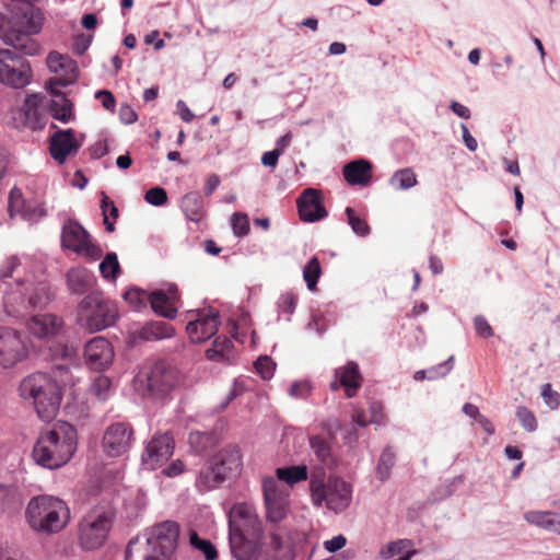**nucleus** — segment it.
Returning a JSON list of instances; mask_svg holds the SVG:
<instances>
[{
    "mask_svg": "<svg viewBox=\"0 0 560 560\" xmlns=\"http://www.w3.org/2000/svg\"><path fill=\"white\" fill-rule=\"evenodd\" d=\"M118 316L117 304L100 291L88 293L78 306L79 322L91 332L115 325Z\"/></svg>",
    "mask_w": 560,
    "mask_h": 560,
    "instance_id": "nucleus-8",
    "label": "nucleus"
},
{
    "mask_svg": "<svg viewBox=\"0 0 560 560\" xmlns=\"http://www.w3.org/2000/svg\"><path fill=\"white\" fill-rule=\"evenodd\" d=\"M179 526L176 522H162L145 534L143 544L140 537L129 540L125 560H170L177 548Z\"/></svg>",
    "mask_w": 560,
    "mask_h": 560,
    "instance_id": "nucleus-4",
    "label": "nucleus"
},
{
    "mask_svg": "<svg viewBox=\"0 0 560 560\" xmlns=\"http://www.w3.org/2000/svg\"><path fill=\"white\" fill-rule=\"evenodd\" d=\"M311 385L307 381H295L292 383L289 395L294 398H306L311 393Z\"/></svg>",
    "mask_w": 560,
    "mask_h": 560,
    "instance_id": "nucleus-60",
    "label": "nucleus"
},
{
    "mask_svg": "<svg viewBox=\"0 0 560 560\" xmlns=\"http://www.w3.org/2000/svg\"><path fill=\"white\" fill-rule=\"evenodd\" d=\"M94 278L85 269H71L67 273V284L71 293L85 294L93 285Z\"/></svg>",
    "mask_w": 560,
    "mask_h": 560,
    "instance_id": "nucleus-35",
    "label": "nucleus"
},
{
    "mask_svg": "<svg viewBox=\"0 0 560 560\" xmlns=\"http://www.w3.org/2000/svg\"><path fill=\"white\" fill-rule=\"evenodd\" d=\"M102 277L108 281H116L121 273L118 256L114 252H108L98 266Z\"/></svg>",
    "mask_w": 560,
    "mask_h": 560,
    "instance_id": "nucleus-40",
    "label": "nucleus"
},
{
    "mask_svg": "<svg viewBox=\"0 0 560 560\" xmlns=\"http://www.w3.org/2000/svg\"><path fill=\"white\" fill-rule=\"evenodd\" d=\"M541 396L544 397L545 402L552 409L557 408L560 404V395L552 390L551 384L549 383L541 386Z\"/></svg>",
    "mask_w": 560,
    "mask_h": 560,
    "instance_id": "nucleus-61",
    "label": "nucleus"
},
{
    "mask_svg": "<svg viewBox=\"0 0 560 560\" xmlns=\"http://www.w3.org/2000/svg\"><path fill=\"white\" fill-rule=\"evenodd\" d=\"M115 513L110 509L94 508L79 523V540L83 549L95 550L104 545L113 526Z\"/></svg>",
    "mask_w": 560,
    "mask_h": 560,
    "instance_id": "nucleus-9",
    "label": "nucleus"
},
{
    "mask_svg": "<svg viewBox=\"0 0 560 560\" xmlns=\"http://www.w3.org/2000/svg\"><path fill=\"white\" fill-rule=\"evenodd\" d=\"M21 214L25 220L36 222L46 215V210L38 205L25 202L21 209Z\"/></svg>",
    "mask_w": 560,
    "mask_h": 560,
    "instance_id": "nucleus-58",
    "label": "nucleus"
},
{
    "mask_svg": "<svg viewBox=\"0 0 560 560\" xmlns=\"http://www.w3.org/2000/svg\"><path fill=\"white\" fill-rule=\"evenodd\" d=\"M35 2H18L11 8V20L16 31L28 34H38L45 20L43 11L34 5Z\"/></svg>",
    "mask_w": 560,
    "mask_h": 560,
    "instance_id": "nucleus-14",
    "label": "nucleus"
},
{
    "mask_svg": "<svg viewBox=\"0 0 560 560\" xmlns=\"http://www.w3.org/2000/svg\"><path fill=\"white\" fill-rule=\"evenodd\" d=\"M277 481H282L293 487L300 481H304L308 478V469L306 465H291L278 467L276 469Z\"/></svg>",
    "mask_w": 560,
    "mask_h": 560,
    "instance_id": "nucleus-36",
    "label": "nucleus"
},
{
    "mask_svg": "<svg viewBox=\"0 0 560 560\" xmlns=\"http://www.w3.org/2000/svg\"><path fill=\"white\" fill-rule=\"evenodd\" d=\"M234 345L226 336H218L211 347L206 351V357L214 362L232 363Z\"/></svg>",
    "mask_w": 560,
    "mask_h": 560,
    "instance_id": "nucleus-34",
    "label": "nucleus"
},
{
    "mask_svg": "<svg viewBox=\"0 0 560 560\" xmlns=\"http://www.w3.org/2000/svg\"><path fill=\"white\" fill-rule=\"evenodd\" d=\"M390 182H397L399 189L407 190L417 185V176L411 168L407 167L395 172Z\"/></svg>",
    "mask_w": 560,
    "mask_h": 560,
    "instance_id": "nucleus-48",
    "label": "nucleus"
},
{
    "mask_svg": "<svg viewBox=\"0 0 560 560\" xmlns=\"http://www.w3.org/2000/svg\"><path fill=\"white\" fill-rule=\"evenodd\" d=\"M257 374L262 380H270L273 376L276 370V363L268 355H260L254 363Z\"/></svg>",
    "mask_w": 560,
    "mask_h": 560,
    "instance_id": "nucleus-50",
    "label": "nucleus"
},
{
    "mask_svg": "<svg viewBox=\"0 0 560 560\" xmlns=\"http://www.w3.org/2000/svg\"><path fill=\"white\" fill-rule=\"evenodd\" d=\"M296 205L299 217L303 222H317L328 214L323 203L322 194L315 188L304 189L298 198Z\"/></svg>",
    "mask_w": 560,
    "mask_h": 560,
    "instance_id": "nucleus-19",
    "label": "nucleus"
},
{
    "mask_svg": "<svg viewBox=\"0 0 560 560\" xmlns=\"http://www.w3.org/2000/svg\"><path fill=\"white\" fill-rule=\"evenodd\" d=\"M231 224L233 233L237 237H244L249 233V220L247 214L242 212H235L232 214Z\"/></svg>",
    "mask_w": 560,
    "mask_h": 560,
    "instance_id": "nucleus-53",
    "label": "nucleus"
},
{
    "mask_svg": "<svg viewBox=\"0 0 560 560\" xmlns=\"http://www.w3.org/2000/svg\"><path fill=\"white\" fill-rule=\"evenodd\" d=\"M345 213L347 215L348 224L354 234L360 237H366L371 233V228L368 222L364 219L358 217L353 208L347 207Z\"/></svg>",
    "mask_w": 560,
    "mask_h": 560,
    "instance_id": "nucleus-46",
    "label": "nucleus"
},
{
    "mask_svg": "<svg viewBox=\"0 0 560 560\" xmlns=\"http://www.w3.org/2000/svg\"><path fill=\"white\" fill-rule=\"evenodd\" d=\"M1 291L3 307L9 316L23 317L30 313L23 279L16 278L14 284Z\"/></svg>",
    "mask_w": 560,
    "mask_h": 560,
    "instance_id": "nucleus-21",
    "label": "nucleus"
},
{
    "mask_svg": "<svg viewBox=\"0 0 560 560\" xmlns=\"http://www.w3.org/2000/svg\"><path fill=\"white\" fill-rule=\"evenodd\" d=\"M148 295L149 293L147 291L133 287L125 291L122 298L128 304L133 306L135 310L141 311L142 308L147 307V304L149 302Z\"/></svg>",
    "mask_w": 560,
    "mask_h": 560,
    "instance_id": "nucleus-47",
    "label": "nucleus"
},
{
    "mask_svg": "<svg viewBox=\"0 0 560 560\" xmlns=\"http://www.w3.org/2000/svg\"><path fill=\"white\" fill-rule=\"evenodd\" d=\"M217 469L224 474L225 479L236 477L242 469V454L238 445L229 444L221 448L212 458Z\"/></svg>",
    "mask_w": 560,
    "mask_h": 560,
    "instance_id": "nucleus-22",
    "label": "nucleus"
},
{
    "mask_svg": "<svg viewBox=\"0 0 560 560\" xmlns=\"http://www.w3.org/2000/svg\"><path fill=\"white\" fill-rule=\"evenodd\" d=\"M25 517L33 530L55 534L66 527L70 511L61 499L40 494L30 500L25 510Z\"/></svg>",
    "mask_w": 560,
    "mask_h": 560,
    "instance_id": "nucleus-6",
    "label": "nucleus"
},
{
    "mask_svg": "<svg viewBox=\"0 0 560 560\" xmlns=\"http://www.w3.org/2000/svg\"><path fill=\"white\" fill-rule=\"evenodd\" d=\"M474 326L477 335H479L482 338H490L493 336V329L489 325L488 320L482 315H477L474 318Z\"/></svg>",
    "mask_w": 560,
    "mask_h": 560,
    "instance_id": "nucleus-59",
    "label": "nucleus"
},
{
    "mask_svg": "<svg viewBox=\"0 0 560 560\" xmlns=\"http://www.w3.org/2000/svg\"><path fill=\"white\" fill-rule=\"evenodd\" d=\"M26 357L27 347L22 335L10 327H0V365L9 369Z\"/></svg>",
    "mask_w": 560,
    "mask_h": 560,
    "instance_id": "nucleus-13",
    "label": "nucleus"
},
{
    "mask_svg": "<svg viewBox=\"0 0 560 560\" xmlns=\"http://www.w3.org/2000/svg\"><path fill=\"white\" fill-rule=\"evenodd\" d=\"M396 463V454L392 446H386L378 458L376 466V477L380 481L385 482L390 478L392 468Z\"/></svg>",
    "mask_w": 560,
    "mask_h": 560,
    "instance_id": "nucleus-39",
    "label": "nucleus"
},
{
    "mask_svg": "<svg viewBox=\"0 0 560 560\" xmlns=\"http://www.w3.org/2000/svg\"><path fill=\"white\" fill-rule=\"evenodd\" d=\"M180 209L187 220L200 222L206 213L203 199L199 191H189L180 200Z\"/></svg>",
    "mask_w": 560,
    "mask_h": 560,
    "instance_id": "nucleus-31",
    "label": "nucleus"
},
{
    "mask_svg": "<svg viewBox=\"0 0 560 560\" xmlns=\"http://www.w3.org/2000/svg\"><path fill=\"white\" fill-rule=\"evenodd\" d=\"M112 382L106 376H98L94 380L91 390L100 399L106 400L110 389Z\"/></svg>",
    "mask_w": 560,
    "mask_h": 560,
    "instance_id": "nucleus-56",
    "label": "nucleus"
},
{
    "mask_svg": "<svg viewBox=\"0 0 560 560\" xmlns=\"http://www.w3.org/2000/svg\"><path fill=\"white\" fill-rule=\"evenodd\" d=\"M24 289L28 312L46 307L55 298L50 285L44 281L36 283H26L24 281Z\"/></svg>",
    "mask_w": 560,
    "mask_h": 560,
    "instance_id": "nucleus-28",
    "label": "nucleus"
},
{
    "mask_svg": "<svg viewBox=\"0 0 560 560\" xmlns=\"http://www.w3.org/2000/svg\"><path fill=\"white\" fill-rule=\"evenodd\" d=\"M342 174L349 185L366 186L373 176V165L366 159H357L343 166Z\"/></svg>",
    "mask_w": 560,
    "mask_h": 560,
    "instance_id": "nucleus-27",
    "label": "nucleus"
},
{
    "mask_svg": "<svg viewBox=\"0 0 560 560\" xmlns=\"http://www.w3.org/2000/svg\"><path fill=\"white\" fill-rule=\"evenodd\" d=\"M312 502L320 508H326L335 513H341L348 509L352 499L351 485L339 477L325 479V472L312 474L310 479Z\"/></svg>",
    "mask_w": 560,
    "mask_h": 560,
    "instance_id": "nucleus-7",
    "label": "nucleus"
},
{
    "mask_svg": "<svg viewBox=\"0 0 560 560\" xmlns=\"http://www.w3.org/2000/svg\"><path fill=\"white\" fill-rule=\"evenodd\" d=\"M190 542L203 555L206 560H215L218 558V550L209 539L195 535L190 538Z\"/></svg>",
    "mask_w": 560,
    "mask_h": 560,
    "instance_id": "nucleus-49",
    "label": "nucleus"
},
{
    "mask_svg": "<svg viewBox=\"0 0 560 560\" xmlns=\"http://www.w3.org/2000/svg\"><path fill=\"white\" fill-rule=\"evenodd\" d=\"M298 296L293 292H285L280 295L277 305L281 313L292 315L295 311Z\"/></svg>",
    "mask_w": 560,
    "mask_h": 560,
    "instance_id": "nucleus-57",
    "label": "nucleus"
},
{
    "mask_svg": "<svg viewBox=\"0 0 560 560\" xmlns=\"http://www.w3.org/2000/svg\"><path fill=\"white\" fill-rule=\"evenodd\" d=\"M21 268V260L18 256L12 255L5 259L4 264L0 267V290L2 289V285L5 288L12 285L7 282V279L12 278L15 280L16 278H20Z\"/></svg>",
    "mask_w": 560,
    "mask_h": 560,
    "instance_id": "nucleus-41",
    "label": "nucleus"
},
{
    "mask_svg": "<svg viewBox=\"0 0 560 560\" xmlns=\"http://www.w3.org/2000/svg\"><path fill=\"white\" fill-rule=\"evenodd\" d=\"M48 357L54 363L51 373L36 372L27 375L20 384V395L32 398L35 410L43 421H50L59 410L62 387L72 384L70 366L77 357L75 349L62 342H50Z\"/></svg>",
    "mask_w": 560,
    "mask_h": 560,
    "instance_id": "nucleus-1",
    "label": "nucleus"
},
{
    "mask_svg": "<svg viewBox=\"0 0 560 560\" xmlns=\"http://www.w3.org/2000/svg\"><path fill=\"white\" fill-rule=\"evenodd\" d=\"M82 143L75 139V131L71 128L57 129L49 138L50 156L62 165L67 162L68 156L75 154Z\"/></svg>",
    "mask_w": 560,
    "mask_h": 560,
    "instance_id": "nucleus-17",
    "label": "nucleus"
},
{
    "mask_svg": "<svg viewBox=\"0 0 560 560\" xmlns=\"http://www.w3.org/2000/svg\"><path fill=\"white\" fill-rule=\"evenodd\" d=\"M223 420H219L214 428L209 431H191L188 442L194 452L198 455H206L219 445L222 440Z\"/></svg>",
    "mask_w": 560,
    "mask_h": 560,
    "instance_id": "nucleus-23",
    "label": "nucleus"
},
{
    "mask_svg": "<svg viewBox=\"0 0 560 560\" xmlns=\"http://www.w3.org/2000/svg\"><path fill=\"white\" fill-rule=\"evenodd\" d=\"M174 327L164 320L148 322L138 331L139 338L144 341L171 338L174 336Z\"/></svg>",
    "mask_w": 560,
    "mask_h": 560,
    "instance_id": "nucleus-32",
    "label": "nucleus"
},
{
    "mask_svg": "<svg viewBox=\"0 0 560 560\" xmlns=\"http://www.w3.org/2000/svg\"><path fill=\"white\" fill-rule=\"evenodd\" d=\"M136 388L143 396L162 399L166 397L176 384V372L163 361H158L136 378Z\"/></svg>",
    "mask_w": 560,
    "mask_h": 560,
    "instance_id": "nucleus-10",
    "label": "nucleus"
},
{
    "mask_svg": "<svg viewBox=\"0 0 560 560\" xmlns=\"http://www.w3.org/2000/svg\"><path fill=\"white\" fill-rule=\"evenodd\" d=\"M133 442V428L126 421L110 423L102 438L103 452L108 457H120L129 452Z\"/></svg>",
    "mask_w": 560,
    "mask_h": 560,
    "instance_id": "nucleus-11",
    "label": "nucleus"
},
{
    "mask_svg": "<svg viewBox=\"0 0 560 560\" xmlns=\"http://www.w3.org/2000/svg\"><path fill=\"white\" fill-rule=\"evenodd\" d=\"M550 517H553V512L529 511L524 514V518L527 523L540 527L545 530L548 529Z\"/></svg>",
    "mask_w": 560,
    "mask_h": 560,
    "instance_id": "nucleus-51",
    "label": "nucleus"
},
{
    "mask_svg": "<svg viewBox=\"0 0 560 560\" xmlns=\"http://www.w3.org/2000/svg\"><path fill=\"white\" fill-rule=\"evenodd\" d=\"M31 35L16 28L2 34L4 44L12 49H0V83L13 89H23L30 84L32 67L23 56H37L42 52L40 45Z\"/></svg>",
    "mask_w": 560,
    "mask_h": 560,
    "instance_id": "nucleus-2",
    "label": "nucleus"
},
{
    "mask_svg": "<svg viewBox=\"0 0 560 560\" xmlns=\"http://www.w3.org/2000/svg\"><path fill=\"white\" fill-rule=\"evenodd\" d=\"M93 36L86 34H80L75 36L73 43V50L77 55L82 56L89 49L92 44Z\"/></svg>",
    "mask_w": 560,
    "mask_h": 560,
    "instance_id": "nucleus-62",
    "label": "nucleus"
},
{
    "mask_svg": "<svg viewBox=\"0 0 560 560\" xmlns=\"http://www.w3.org/2000/svg\"><path fill=\"white\" fill-rule=\"evenodd\" d=\"M89 238H91V234L78 220L68 219L65 221L60 235L62 248L77 253Z\"/></svg>",
    "mask_w": 560,
    "mask_h": 560,
    "instance_id": "nucleus-25",
    "label": "nucleus"
},
{
    "mask_svg": "<svg viewBox=\"0 0 560 560\" xmlns=\"http://www.w3.org/2000/svg\"><path fill=\"white\" fill-rule=\"evenodd\" d=\"M320 276V261L317 256H313L303 267V279L310 291H315L317 289V283Z\"/></svg>",
    "mask_w": 560,
    "mask_h": 560,
    "instance_id": "nucleus-43",
    "label": "nucleus"
},
{
    "mask_svg": "<svg viewBox=\"0 0 560 560\" xmlns=\"http://www.w3.org/2000/svg\"><path fill=\"white\" fill-rule=\"evenodd\" d=\"M59 95L60 101L50 100L48 109L54 119L68 124L73 119V103L66 96V94Z\"/></svg>",
    "mask_w": 560,
    "mask_h": 560,
    "instance_id": "nucleus-37",
    "label": "nucleus"
},
{
    "mask_svg": "<svg viewBox=\"0 0 560 560\" xmlns=\"http://www.w3.org/2000/svg\"><path fill=\"white\" fill-rule=\"evenodd\" d=\"M241 521L229 518V546L235 560H259L262 553V527L256 515L243 509L237 512Z\"/></svg>",
    "mask_w": 560,
    "mask_h": 560,
    "instance_id": "nucleus-5",
    "label": "nucleus"
},
{
    "mask_svg": "<svg viewBox=\"0 0 560 560\" xmlns=\"http://www.w3.org/2000/svg\"><path fill=\"white\" fill-rule=\"evenodd\" d=\"M95 98L101 100L102 105L107 110H114L116 106V98L108 90H98L95 92Z\"/></svg>",
    "mask_w": 560,
    "mask_h": 560,
    "instance_id": "nucleus-63",
    "label": "nucleus"
},
{
    "mask_svg": "<svg viewBox=\"0 0 560 560\" xmlns=\"http://www.w3.org/2000/svg\"><path fill=\"white\" fill-rule=\"evenodd\" d=\"M62 319L54 314H37L31 317L27 328L37 338H50L61 329Z\"/></svg>",
    "mask_w": 560,
    "mask_h": 560,
    "instance_id": "nucleus-26",
    "label": "nucleus"
},
{
    "mask_svg": "<svg viewBox=\"0 0 560 560\" xmlns=\"http://www.w3.org/2000/svg\"><path fill=\"white\" fill-rule=\"evenodd\" d=\"M225 480L224 474L220 472L215 464L210 459V462L200 469L196 479V487L200 492H207L218 488Z\"/></svg>",
    "mask_w": 560,
    "mask_h": 560,
    "instance_id": "nucleus-30",
    "label": "nucleus"
},
{
    "mask_svg": "<svg viewBox=\"0 0 560 560\" xmlns=\"http://www.w3.org/2000/svg\"><path fill=\"white\" fill-rule=\"evenodd\" d=\"M270 548L273 552L272 560H293L294 552L290 545H285L277 533L270 534Z\"/></svg>",
    "mask_w": 560,
    "mask_h": 560,
    "instance_id": "nucleus-45",
    "label": "nucleus"
},
{
    "mask_svg": "<svg viewBox=\"0 0 560 560\" xmlns=\"http://www.w3.org/2000/svg\"><path fill=\"white\" fill-rule=\"evenodd\" d=\"M144 200L154 207L165 206L168 201L167 191L161 186H154L145 191Z\"/></svg>",
    "mask_w": 560,
    "mask_h": 560,
    "instance_id": "nucleus-52",
    "label": "nucleus"
},
{
    "mask_svg": "<svg viewBox=\"0 0 560 560\" xmlns=\"http://www.w3.org/2000/svg\"><path fill=\"white\" fill-rule=\"evenodd\" d=\"M175 442L170 433H162L154 435L144 452L142 453V464L150 469H155L156 466L166 462L174 453Z\"/></svg>",
    "mask_w": 560,
    "mask_h": 560,
    "instance_id": "nucleus-16",
    "label": "nucleus"
},
{
    "mask_svg": "<svg viewBox=\"0 0 560 560\" xmlns=\"http://www.w3.org/2000/svg\"><path fill=\"white\" fill-rule=\"evenodd\" d=\"M220 324L218 311H198L197 317L188 322L186 331L194 343H201L218 332Z\"/></svg>",
    "mask_w": 560,
    "mask_h": 560,
    "instance_id": "nucleus-15",
    "label": "nucleus"
},
{
    "mask_svg": "<svg viewBox=\"0 0 560 560\" xmlns=\"http://www.w3.org/2000/svg\"><path fill=\"white\" fill-rule=\"evenodd\" d=\"M78 447V432L73 424L58 420L49 430L40 432L32 451L34 462L56 470L73 457Z\"/></svg>",
    "mask_w": 560,
    "mask_h": 560,
    "instance_id": "nucleus-3",
    "label": "nucleus"
},
{
    "mask_svg": "<svg viewBox=\"0 0 560 560\" xmlns=\"http://www.w3.org/2000/svg\"><path fill=\"white\" fill-rule=\"evenodd\" d=\"M335 376L340 381V385L349 398L353 397L361 387L362 375L354 361H349L341 370H336Z\"/></svg>",
    "mask_w": 560,
    "mask_h": 560,
    "instance_id": "nucleus-29",
    "label": "nucleus"
},
{
    "mask_svg": "<svg viewBox=\"0 0 560 560\" xmlns=\"http://www.w3.org/2000/svg\"><path fill=\"white\" fill-rule=\"evenodd\" d=\"M310 446L315 454L316 458L323 464L332 462V451L329 443L320 435H313L308 438Z\"/></svg>",
    "mask_w": 560,
    "mask_h": 560,
    "instance_id": "nucleus-44",
    "label": "nucleus"
},
{
    "mask_svg": "<svg viewBox=\"0 0 560 560\" xmlns=\"http://www.w3.org/2000/svg\"><path fill=\"white\" fill-rule=\"evenodd\" d=\"M84 358L91 370L104 371L114 360V350L106 338L97 336L85 343Z\"/></svg>",
    "mask_w": 560,
    "mask_h": 560,
    "instance_id": "nucleus-18",
    "label": "nucleus"
},
{
    "mask_svg": "<svg viewBox=\"0 0 560 560\" xmlns=\"http://www.w3.org/2000/svg\"><path fill=\"white\" fill-rule=\"evenodd\" d=\"M22 506L23 495L19 487L0 483V509L8 514H13L19 512Z\"/></svg>",
    "mask_w": 560,
    "mask_h": 560,
    "instance_id": "nucleus-33",
    "label": "nucleus"
},
{
    "mask_svg": "<svg viewBox=\"0 0 560 560\" xmlns=\"http://www.w3.org/2000/svg\"><path fill=\"white\" fill-rule=\"evenodd\" d=\"M13 119L15 122L18 121L21 126L30 128L32 130H39L44 128L46 119L38 108V95H27L24 100L23 105L18 112V116L15 113Z\"/></svg>",
    "mask_w": 560,
    "mask_h": 560,
    "instance_id": "nucleus-24",
    "label": "nucleus"
},
{
    "mask_svg": "<svg viewBox=\"0 0 560 560\" xmlns=\"http://www.w3.org/2000/svg\"><path fill=\"white\" fill-rule=\"evenodd\" d=\"M516 418L521 422V425L527 432H534L537 430V420L535 415L524 406H521L516 410Z\"/></svg>",
    "mask_w": 560,
    "mask_h": 560,
    "instance_id": "nucleus-55",
    "label": "nucleus"
},
{
    "mask_svg": "<svg viewBox=\"0 0 560 560\" xmlns=\"http://www.w3.org/2000/svg\"><path fill=\"white\" fill-rule=\"evenodd\" d=\"M261 487L266 518L269 523L278 524L284 520L288 514L289 494L280 489L273 477L264 478Z\"/></svg>",
    "mask_w": 560,
    "mask_h": 560,
    "instance_id": "nucleus-12",
    "label": "nucleus"
},
{
    "mask_svg": "<svg viewBox=\"0 0 560 560\" xmlns=\"http://www.w3.org/2000/svg\"><path fill=\"white\" fill-rule=\"evenodd\" d=\"M47 67L51 72L63 71L66 74H74L79 72L77 62L68 56L57 51H50L46 59Z\"/></svg>",
    "mask_w": 560,
    "mask_h": 560,
    "instance_id": "nucleus-38",
    "label": "nucleus"
},
{
    "mask_svg": "<svg viewBox=\"0 0 560 560\" xmlns=\"http://www.w3.org/2000/svg\"><path fill=\"white\" fill-rule=\"evenodd\" d=\"M75 254L82 255L91 261H96L102 258L103 249L91 237L77 250Z\"/></svg>",
    "mask_w": 560,
    "mask_h": 560,
    "instance_id": "nucleus-54",
    "label": "nucleus"
},
{
    "mask_svg": "<svg viewBox=\"0 0 560 560\" xmlns=\"http://www.w3.org/2000/svg\"><path fill=\"white\" fill-rule=\"evenodd\" d=\"M100 208L102 210L105 230L108 233H113L115 231V223L110 221L109 218L116 220L119 215V211L115 202L104 191L102 192Z\"/></svg>",
    "mask_w": 560,
    "mask_h": 560,
    "instance_id": "nucleus-42",
    "label": "nucleus"
},
{
    "mask_svg": "<svg viewBox=\"0 0 560 560\" xmlns=\"http://www.w3.org/2000/svg\"><path fill=\"white\" fill-rule=\"evenodd\" d=\"M119 119L125 125H131L138 120V114L130 105L122 104L119 108Z\"/></svg>",
    "mask_w": 560,
    "mask_h": 560,
    "instance_id": "nucleus-64",
    "label": "nucleus"
},
{
    "mask_svg": "<svg viewBox=\"0 0 560 560\" xmlns=\"http://www.w3.org/2000/svg\"><path fill=\"white\" fill-rule=\"evenodd\" d=\"M148 300L155 314L168 319L176 317L177 307L175 303L179 300V292L175 283H167L165 290L156 289L151 291Z\"/></svg>",
    "mask_w": 560,
    "mask_h": 560,
    "instance_id": "nucleus-20",
    "label": "nucleus"
}]
</instances>
